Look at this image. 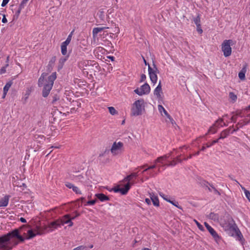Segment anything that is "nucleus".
Masks as SVG:
<instances>
[{
  "label": "nucleus",
  "mask_w": 250,
  "mask_h": 250,
  "mask_svg": "<svg viewBox=\"0 0 250 250\" xmlns=\"http://www.w3.org/2000/svg\"><path fill=\"white\" fill-rule=\"evenodd\" d=\"M47 75V73H42L38 80V83L39 87L43 86L42 95L44 98L47 97L48 96L52 88L54 82L57 78L56 72H53L51 75L47 77V80H46L45 83H44V79L46 78Z\"/></svg>",
  "instance_id": "1"
},
{
  "label": "nucleus",
  "mask_w": 250,
  "mask_h": 250,
  "mask_svg": "<svg viewBox=\"0 0 250 250\" xmlns=\"http://www.w3.org/2000/svg\"><path fill=\"white\" fill-rule=\"evenodd\" d=\"M17 231H13L0 236V250H11L13 248L18 245L17 242L10 241L11 237L17 236L20 238L21 241L23 239L18 235Z\"/></svg>",
  "instance_id": "2"
},
{
  "label": "nucleus",
  "mask_w": 250,
  "mask_h": 250,
  "mask_svg": "<svg viewBox=\"0 0 250 250\" xmlns=\"http://www.w3.org/2000/svg\"><path fill=\"white\" fill-rule=\"evenodd\" d=\"M144 100L140 99L136 101L132 104L131 107L132 116H137L142 114L143 110H144Z\"/></svg>",
  "instance_id": "3"
},
{
  "label": "nucleus",
  "mask_w": 250,
  "mask_h": 250,
  "mask_svg": "<svg viewBox=\"0 0 250 250\" xmlns=\"http://www.w3.org/2000/svg\"><path fill=\"white\" fill-rule=\"evenodd\" d=\"M29 228V226L23 225L20 228L18 229H15L11 231H9L8 233H10L13 231H15V230L17 231L18 233V235L19 236H20V237H21L23 239V241H21L20 240V238H19L18 237H17V236L11 237L9 239L10 241L17 242L18 244L19 242L17 241L13 240V238H17L18 239H19L20 242H23L24 241L25 239H26L25 237H26L27 234L26 230L28 229V228Z\"/></svg>",
  "instance_id": "4"
},
{
  "label": "nucleus",
  "mask_w": 250,
  "mask_h": 250,
  "mask_svg": "<svg viewBox=\"0 0 250 250\" xmlns=\"http://www.w3.org/2000/svg\"><path fill=\"white\" fill-rule=\"evenodd\" d=\"M231 40H224L222 43L221 49L225 57H228L231 55L232 49L230 45L232 44Z\"/></svg>",
  "instance_id": "5"
},
{
  "label": "nucleus",
  "mask_w": 250,
  "mask_h": 250,
  "mask_svg": "<svg viewBox=\"0 0 250 250\" xmlns=\"http://www.w3.org/2000/svg\"><path fill=\"white\" fill-rule=\"evenodd\" d=\"M153 65L154 67L152 68L150 65H148V71L150 80L152 83L154 84L157 81V73L158 72V70L154 63H153Z\"/></svg>",
  "instance_id": "6"
},
{
  "label": "nucleus",
  "mask_w": 250,
  "mask_h": 250,
  "mask_svg": "<svg viewBox=\"0 0 250 250\" xmlns=\"http://www.w3.org/2000/svg\"><path fill=\"white\" fill-rule=\"evenodd\" d=\"M150 91V87L147 83H145L140 87V89H136L134 92L137 94L142 96L143 95L148 94Z\"/></svg>",
  "instance_id": "7"
},
{
  "label": "nucleus",
  "mask_w": 250,
  "mask_h": 250,
  "mask_svg": "<svg viewBox=\"0 0 250 250\" xmlns=\"http://www.w3.org/2000/svg\"><path fill=\"white\" fill-rule=\"evenodd\" d=\"M123 146L124 144L121 142H119L118 143H116V142H114L113 144L110 149L111 152L113 155H116L118 154L121 152Z\"/></svg>",
  "instance_id": "8"
},
{
  "label": "nucleus",
  "mask_w": 250,
  "mask_h": 250,
  "mask_svg": "<svg viewBox=\"0 0 250 250\" xmlns=\"http://www.w3.org/2000/svg\"><path fill=\"white\" fill-rule=\"evenodd\" d=\"M230 229L235 233V236L237 237L236 239L241 242V244L243 245V242L245 240L239 229L237 227L231 226Z\"/></svg>",
  "instance_id": "9"
},
{
  "label": "nucleus",
  "mask_w": 250,
  "mask_h": 250,
  "mask_svg": "<svg viewBox=\"0 0 250 250\" xmlns=\"http://www.w3.org/2000/svg\"><path fill=\"white\" fill-rule=\"evenodd\" d=\"M202 186L204 188H207L210 192H211L212 190H213L215 194H218V195H221L220 192L218 191V190L216 189V188L212 184H210L206 181H204L202 182Z\"/></svg>",
  "instance_id": "10"
},
{
  "label": "nucleus",
  "mask_w": 250,
  "mask_h": 250,
  "mask_svg": "<svg viewBox=\"0 0 250 250\" xmlns=\"http://www.w3.org/2000/svg\"><path fill=\"white\" fill-rule=\"evenodd\" d=\"M204 225L208 229V230L210 234L213 237L214 240L217 242L220 240V237L216 232V231L210 226H209L207 222L204 223Z\"/></svg>",
  "instance_id": "11"
},
{
  "label": "nucleus",
  "mask_w": 250,
  "mask_h": 250,
  "mask_svg": "<svg viewBox=\"0 0 250 250\" xmlns=\"http://www.w3.org/2000/svg\"><path fill=\"white\" fill-rule=\"evenodd\" d=\"M138 176V172H132L130 175L125 177L123 181L127 182V183H130V186L133 185L135 182L132 180L133 178H136Z\"/></svg>",
  "instance_id": "12"
},
{
  "label": "nucleus",
  "mask_w": 250,
  "mask_h": 250,
  "mask_svg": "<svg viewBox=\"0 0 250 250\" xmlns=\"http://www.w3.org/2000/svg\"><path fill=\"white\" fill-rule=\"evenodd\" d=\"M223 122V119H219L216 122L209 128L208 130V133L206 134L207 135L209 133H211L212 134H214L216 132L217 127H219V125L220 123Z\"/></svg>",
  "instance_id": "13"
},
{
  "label": "nucleus",
  "mask_w": 250,
  "mask_h": 250,
  "mask_svg": "<svg viewBox=\"0 0 250 250\" xmlns=\"http://www.w3.org/2000/svg\"><path fill=\"white\" fill-rule=\"evenodd\" d=\"M162 93L161 82L160 81L158 85L154 90V95L156 96L158 99H160L161 98V93Z\"/></svg>",
  "instance_id": "14"
},
{
  "label": "nucleus",
  "mask_w": 250,
  "mask_h": 250,
  "mask_svg": "<svg viewBox=\"0 0 250 250\" xmlns=\"http://www.w3.org/2000/svg\"><path fill=\"white\" fill-rule=\"evenodd\" d=\"M149 196L153 205L156 207H159V201L157 196L155 195L154 193H149Z\"/></svg>",
  "instance_id": "15"
},
{
  "label": "nucleus",
  "mask_w": 250,
  "mask_h": 250,
  "mask_svg": "<svg viewBox=\"0 0 250 250\" xmlns=\"http://www.w3.org/2000/svg\"><path fill=\"white\" fill-rule=\"evenodd\" d=\"M233 127V125H232V126H230L229 128H227L226 129H225L223 131H222L221 132L220 136L219 138L218 139H219V140H220V139H223L227 137L229 135V133L230 132L231 128H232Z\"/></svg>",
  "instance_id": "16"
},
{
  "label": "nucleus",
  "mask_w": 250,
  "mask_h": 250,
  "mask_svg": "<svg viewBox=\"0 0 250 250\" xmlns=\"http://www.w3.org/2000/svg\"><path fill=\"white\" fill-rule=\"evenodd\" d=\"M71 219V216L69 214H67L64 216H63L61 219H60V221L61 225H64L65 224H67L70 222V219Z\"/></svg>",
  "instance_id": "17"
},
{
  "label": "nucleus",
  "mask_w": 250,
  "mask_h": 250,
  "mask_svg": "<svg viewBox=\"0 0 250 250\" xmlns=\"http://www.w3.org/2000/svg\"><path fill=\"white\" fill-rule=\"evenodd\" d=\"M26 230L27 233V236L25 237L26 239H30L35 237L37 235L34 231V230H33L32 229L30 228V226L29 228H28V229Z\"/></svg>",
  "instance_id": "18"
},
{
  "label": "nucleus",
  "mask_w": 250,
  "mask_h": 250,
  "mask_svg": "<svg viewBox=\"0 0 250 250\" xmlns=\"http://www.w3.org/2000/svg\"><path fill=\"white\" fill-rule=\"evenodd\" d=\"M47 229V226H44L43 228H42L40 226H37L34 229V231L37 235H42L44 233L45 231Z\"/></svg>",
  "instance_id": "19"
},
{
  "label": "nucleus",
  "mask_w": 250,
  "mask_h": 250,
  "mask_svg": "<svg viewBox=\"0 0 250 250\" xmlns=\"http://www.w3.org/2000/svg\"><path fill=\"white\" fill-rule=\"evenodd\" d=\"M61 221H60L59 219H58L54 222H51L48 226H47L48 228L51 229V231L53 229H57L58 227H60L61 225Z\"/></svg>",
  "instance_id": "20"
},
{
  "label": "nucleus",
  "mask_w": 250,
  "mask_h": 250,
  "mask_svg": "<svg viewBox=\"0 0 250 250\" xmlns=\"http://www.w3.org/2000/svg\"><path fill=\"white\" fill-rule=\"evenodd\" d=\"M9 196H5L0 200V207H5L8 205L9 202Z\"/></svg>",
  "instance_id": "21"
},
{
  "label": "nucleus",
  "mask_w": 250,
  "mask_h": 250,
  "mask_svg": "<svg viewBox=\"0 0 250 250\" xmlns=\"http://www.w3.org/2000/svg\"><path fill=\"white\" fill-rule=\"evenodd\" d=\"M130 187V183H127L125 185L124 188H120V192L121 193L122 195H125L129 190Z\"/></svg>",
  "instance_id": "22"
},
{
  "label": "nucleus",
  "mask_w": 250,
  "mask_h": 250,
  "mask_svg": "<svg viewBox=\"0 0 250 250\" xmlns=\"http://www.w3.org/2000/svg\"><path fill=\"white\" fill-rule=\"evenodd\" d=\"M95 196L101 202L109 200V198L103 193L96 194Z\"/></svg>",
  "instance_id": "23"
},
{
  "label": "nucleus",
  "mask_w": 250,
  "mask_h": 250,
  "mask_svg": "<svg viewBox=\"0 0 250 250\" xmlns=\"http://www.w3.org/2000/svg\"><path fill=\"white\" fill-rule=\"evenodd\" d=\"M109 28L108 27H95L93 29L92 33L94 37L97 36L98 33L102 31L105 29Z\"/></svg>",
  "instance_id": "24"
},
{
  "label": "nucleus",
  "mask_w": 250,
  "mask_h": 250,
  "mask_svg": "<svg viewBox=\"0 0 250 250\" xmlns=\"http://www.w3.org/2000/svg\"><path fill=\"white\" fill-rule=\"evenodd\" d=\"M169 157V156H167V155H165L161 157H159L157 158L156 160H155L154 163H161L163 164V162L164 161H166L168 158Z\"/></svg>",
  "instance_id": "25"
},
{
  "label": "nucleus",
  "mask_w": 250,
  "mask_h": 250,
  "mask_svg": "<svg viewBox=\"0 0 250 250\" xmlns=\"http://www.w3.org/2000/svg\"><path fill=\"white\" fill-rule=\"evenodd\" d=\"M105 13L103 9H100L97 14V16L101 20L104 21Z\"/></svg>",
  "instance_id": "26"
},
{
  "label": "nucleus",
  "mask_w": 250,
  "mask_h": 250,
  "mask_svg": "<svg viewBox=\"0 0 250 250\" xmlns=\"http://www.w3.org/2000/svg\"><path fill=\"white\" fill-rule=\"evenodd\" d=\"M219 142V139H216L213 140L210 144L207 143L206 144V146H203L201 148V151H204L206 148L212 146L214 145L215 144L218 143Z\"/></svg>",
  "instance_id": "27"
},
{
  "label": "nucleus",
  "mask_w": 250,
  "mask_h": 250,
  "mask_svg": "<svg viewBox=\"0 0 250 250\" xmlns=\"http://www.w3.org/2000/svg\"><path fill=\"white\" fill-rule=\"evenodd\" d=\"M66 60H67V58H64V57H62L59 60V64H58V70H60V69H62V68L63 67V64Z\"/></svg>",
  "instance_id": "28"
},
{
  "label": "nucleus",
  "mask_w": 250,
  "mask_h": 250,
  "mask_svg": "<svg viewBox=\"0 0 250 250\" xmlns=\"http://www.w3.org/2000/svg\"><path fill=\"white\" fill-rule=\"evenodd\" d=\"M12 84V83L11 82H8L6 83L5 85L3 87V97L6 95Z\"/></svg>",
  "instance_id": "29"
},
{
  "label": "nucleus",
  "mask_w": 250,
  "mask_h": 250,
  "mask_svg": "<svg viewBox=\"0 0 250 250\" xmlns=\"http://www.w3.org/2000/svg\"><path fill=\"white\" fill-rule=\"evenodd\" d=\"M158 110L160 113L164 112V114L167 116V118L170 117V115L166 110L164 107L162 105H158Z\"/></svg>",
  "instance_id": "30"
},
{
  "label": "nucleus",
  "mask_w": 250,
  "mask_h": 250,
  "mask_svg": "<svg viewBox=\"0 0 250 250\" xmlns=\"http://www.w3.org/2000/svg\"><path fill=\"white\" fill-rule=\"evenodd\" d=\"M209 218L214 221H216L219 219V215L214 212H211L209 214Z\"/></svg>",
  "instance_id": "31"
},
{
  "label": "nucleus",
  "mask_w": 250,
  "mask_h": 250,
  "mask_svg": "<svg viewBox=\"0 0 250 250\" xmlns=\"http://www.w3.org/2000/svg\"><path fill=\"white\" fill-rule=\"evenodd\" d=\"M68 45L62 43L61 52L63 55H65L67 53V46Z\"/></svg>",
  "instance_id": "32"
},
{
  "label": "nucleus",
  "mask_w": 250,
  "mask_h": 250,
  "mask_svg": "<svg viewBox=\"0 0 250 250\" xmlns=\"http://www.w3.org/2000/svg\"><path fill=\"white\" fill-rule=\"evenodd\" d=\"M56 61V57L55 56H53L51 58L49 62V66H50V69H52V68L55 63Z\"/></svg>",
  "instance_id": "33"
},
{
  "label": "nucleus",
  "mask_w": 250,
  "mask_h": 250,
  "mask_svg": "<svg viewBox=\"0 0 250 250\" xmlns=\"http://www.w3.org/2000/svg\"><path fill=\"white\" fill-rule=\"evenodd\" d=\"M245 73L246 70L245 68H243L242 70L239 73L238 76L239 78L241 80H244L245 78Z\"/></svg>",
  "instance_id": "34"
},
{
  "label": "nucleus",
  "mask_w": 250,
  "mask_h": 250,
  "mask_svg": "<svg viewBox=\"0 0 250 250\" xmlns=\"http://www.w3.org/2000/svg\"><path fill=\"white\" fill-rule=\"evenodd\" d=\"M74 31H72L70 34L68 36L66 40L63 42L62 43L63 44H67V45H68L71 40V38H72V34H73V33Z\"/></svg>",
  "instance_id": "35"
},
{
  "label": "nucleus",
  "mask_w": 250,
  "mask_h": 250,
  "mask_svg": "<svg viewBox=\"0 0 250 250\" xmlns=\"http://www.w3.org/2000/svg\"><path fill=\"white\" fill-rule=\"evenodd\" d=\"M250 123V120L249 121L242 120V121H239L237 123V125H239V127H241L243 126H244L246 125H247L248 124H249Z\"/></svg>",
  "instance_id": "36"
},
{
  "label": "nucleus",
  "mask_w": 250,
  "mask_h": 250,
  "mask_svg": "<svg viewBox=\"0 0 250 250\" xmlns=\"http://www.w3.org/2000/svg\"><path fill=\"white\" fill-rule=\"evenodd\" d=\"M108 108L109 110V112H110V113L111 115H116L118 113L117 111L115 109V108L114 107L110 106V107H109Z\"/></svg>",
  "instance_id": "37"
},
{
  "label": "nucleus",
  "mask_w": 250,
  "mask_h": 250,
  "mask_svg": "<svg viewBox=\"0 0 250 250\" xmlns=\"http://www.w3.org/2000/svg\"><path fill=\"white\" fill-rule=\"evenodd\" d=\"M200 21V18L199 16L194 19V22L196 25L197 27L199 28Z\"/></svg>",
  "instance_id": "38"
},
{
  "label": "nucleus",
  "mask_w": 250,
  "mask_h": 250,
  "mask_svg": "<svg viewBox=\"0 0 250 250\" xmlns=\"http://www.w3.org/2000/svg\"><path fill=\"white\" fill-rule=\"evenodd\" d=\"M229 97L233 102H235L237 98V96L233 92L229 93Z\"/></svg>",
  "instance_id": "39"
},
{
  "label": "nucleus",
  "mask_w": 250,
  "mask_h": 250,
  "mask_svg": "<svg viewBox=\"0 0 250 250\" xmlns=\"http://www.w3.org/2000/svg\"><path fill=\"white\" fill-rule=\"evenodd\" d=\"M83 177L82 175H79L76 176L74 178V180L76 181H78V182H83Z\"/></svg>",
  "instance_id": "40"
},
{
  "label": "nucleus",
  "mask_w": 250,
  "mask_h": 250,
  "mask_svg": "<svg viewBox=\"0 0 250 250\" xmlns=\"http://www.w3.org/2000/svg\"><path fill=\"white\" fill-rule=\"evenodd\" d=\"M72 189L73 191L74 192H75L76 194H82L81 190L79 189V188L77 187L74 186Z\"/></svg>",
  "instance_id": "41"
},
{
  "label": "nucleus",
  "mask_w": 250,
  "mask_h": 250,
  "mask_svg": "<svg viewBox=\"0 0 250 250\" xmlns=\"http://www.w3.org/2000/svg\"><path fill=\"white\" fill-rule=\"evenodd\" d=\"M9 65L8 63H6L5 66L2 67L0 69V74H2L6 72V68Z\"/></svg>",
  "instance_id": "42"
},
{
  "label": "nucleus",
  "mask_w": 250,
  "mask_h": 250,
  "mask_svg": "<svg viewBox=\"0 0 250 250\" xmlns=\"http://www.w3.org/2000/svg\"><path fill=\"white\" fill-rule=\"evenodd\" d=\"M159 194L161 197H162L165 200L167 201V202H168V201H170L168 198V195H166L163 193H160Z\"/></svg>",
  "instance_id": "43"
},
{
  "label": "nucleus",
  "mask_w": 250,
  "mask_h": 250,
  "mask_svg": "<svg viewBox=\"0 0 250 250\" xmlns=\"http://www.w3.org/2000/svg\"><path fill=\"white\" fill-rule=\"evenodd\" d=\"M96 201H97L96 199L88 201V202H86V204H85V206L94 205L96 203Z\"/></svg>",
  "instance_id": "44"
},
{
  "label": "nucleus",
  "mask_w": 250,
  "mask_h": 250,
  "mask_svg": "<svg viewBox=\"0 0 250 250\" xmlns=\"http://www.w3.org/2000/svg\"><path fill=\"white\" fill-rule=\"evenodd\" d=\"M28 1L29 0H22L21 2L20 3L21 7H24Z\"/></svg>",
  "instance_id": "45"
},
{
  "label": "nucleus",
  "mask_w": 250,
  "mask_h": 250,
  "mask_svg": "<svg viewBox=\"0 0 250 250\" xmlns=\"http://www.w3.org/2000/svg\"><path fill=\"white\" fill-rule=\"evenodd\" d=\"M23 8H24V7H21V4H20V5H19V9H18V10H17V11L16 12V14H15V15H16V16H17V17H19V16L20 14V13H21V10H22Z\"/></svg>",
  "instance_id": "46"
},
{
  "label": "nucleus",
  "mask_w": 250,
  "mask_h": 250,
  "mask_svg": "<svg viewBox=\"0 0 250 250\" xmlns=\"http://www.w3.org/2000/svg\"><path fill=\"white\" fill-rule=\"evenodd\" d=\"M168 202L171 203L174 206L177 207L178 208L181 209V207L178 206V202H174L173 201H168Z\"/></svg>",
  "instance_id": "47"
},
{
  "label": "nucleus",
  "mask_w": 250,
  "mask_h": 250,
  "mask_svg": "<svg viewBox=\"0 0 250 250\" xmlns=\"http://www.w3.org/2000/svg\"><path fill=\"white\" fill-rule=\"evenodd\" d=\"M86 249V247L83 246H80L79 247H77L76 248H74L73 250H85Z\"/></svg>",
  "instance_id": "48"
},
{
  "label": "nucleus",
  "mask_w": 250,
  "mask_h": 250,
  "mask_svg": "<svg viewBox=\"0 0 250 250\" xmlns=\"http://www.w3.org/2000/svg\"><path fill=\"white\" fill-rule=\"evenodd\" d=\"M177 164V162L175 160H173L170 161L168 164L167 165V166H174Z\"/></svg>",
  "instance_id": "49"
},
{
  "label": "nucleus",
  "mask_w": 250,
  "mask_h": 250,
  "mask_svg": "<svg viewBox=\"0 0 250 250\" xmlns=\"http://www.w3.org/2000/svg\"><path fill=\"white\" fill-rule=\"evenodd\" d=\"M65 185L67 188H72L74 186V185L69 182H66Z\"/></svg>",
  "instance_id": "50"
},
{
  "label": "nucleus",
  "mask_w": 250,
  "mask_h": 250,
  "mask_svg": "<svg viewBox=\"0 0 250 250\" xmlns=\"http://www.w3.org/2000/svg\"><path fill=\"white\" fill-rule=\"evenodd\" d=\"M74 213H75V215L74 216L71 217V219L72 220L75 219L76 217L80 215V214L77 211H75Z\"/></svg>",
  "instance_id": "51"
},
{
  "label": "nucleus",
  "mask_w": 250,
  "mask_h": 250,
  "mask_svg": "<svg viewBox=\"0 0 250 250\" xmlns=\"http://www.w3.org/2000/svg\"><path fill=\"white\" fill-rule=\"evenodd\" d=\"M195 222L198 227V228L200 229V230H203V227L202 225H201L198 221H197L196 220H195Z\"/></svg>",
  "instance_id": "52"
},
{
  "label": "nucleus",
  "mask_w": 250,
  "mask_h": 250,
  "mask_svg": "<svg viewBox=\"0 0 250 250\" xmlns=\"http://www.w3.org/2000/svg\"><path fill=\"white\" fill-rule=\"evenodd\" d=\"M59 99V97H58L57 95H55L53 96V99L52 100V104H54L57 101H58Z\"/></svg>",
  "instance_id": "53"
},
{
  "label": "nucleus",
  "mask_w": 250,
  "mask_h": 250,
  "mask_svg": "<svg viewBox=\"0 0 250 250\" xmlns=\"http://www.w3.org/2000/svg\"><path fill=\"white\" fill-rule=\"evenodd\" d=\"M146 79V76L145 74H142L141 76L140 82H144Z\"/></svg>",
  "instance_id": "54"
},
{
  "label": "nucleus",
  "mask_w": 250,
  "mask_h": 250,
  "mask_svg": "<svg viewBox=\"0 0 250 250\" xmlns=\"http://www.w3.org/2000/svg\"><path fill=\"white\" fill-rule=\"evenodd\" d=\"M237 118L236 115H234L231 117L230 120L232 122L235 123L237 121Z\"/></svg>",
  "instance_id": "55"
},
{
  "label": "nucleus",
  "mask_w": 250,
  "mask_h": 250,
  "mask_svg": "<svg viewBox=\"0 0 250 250\" xmlns=\"http://www.w3.org/2000/svg\"><path fill=\"white\" fill-rule=\"evenodd\" d=\"M180 155H178L176 157V158H175L174 160H175L176 162L177 163H181L182 160L180 159Z\"/></svg>",
  "instance_id": "56"
},
{
  "label": "nucleus",
  "mask_w": 250,
  "mask_h": 250,
  "mask_svg": "<svg viewBox=\"0 0 250 250\" xmlns=\"http://www.w3.org/2000/svg\"><path fill=\"white\" fill-rule=\"evenodd\" d=\"M9 0H3L1 3V6L4 7L9 2Z\"/></svg>",
  "instance_id": "57"
},
{
  "label": "nucleus",
  "mask_w": 250,
  "mask_h": 250,
  "mask_svg": "<svg viewBox=\"0 0 250 250\" xmlns=\"http://www.w3.org/2000/svg\"><path fill=\"white\" fill-rule=\"evenodd\" d=\"M112 190L115 192H120V188L118 187L114 188Z\"/></svg>",
  "instance_id": "58"
},
{
  "label": "nucleus",
  "mask_w": 250,
  "mask_h": 250,
  "mask_svg": "<svg viewBox=\"0 0 250 250\" xmlns=\"http://www.w3.org/2000/svg\"><path fill=\"white\" fill-rule=\"evenodd\" d=\"M145 202L148 205H151V199H149L148 198H146L145 199Z\"/></svg>",
  "instance_id": "59"
},
{
  "label": "nucleus",
  "mask_w": 250,
  "mask_h": 250,
  "mask_svg": "<svg viewBox=\"0 0 250 250\" xmlns=\"http://www.w3.org/2000/svg\"><path fill=\"white\" fill-rule=\"evenodd\" d=\"M2 22L3 23H6L7 22V20L5 17V15H3V18H2Z\"/></svg>",
  "instance_id": "60"
},
{
  "label": "nucleus",
  "mask_w": 250,
  "mask_h": 250,
  "mask_svg": "<svg viewBox=\"0 0 250 250\" xmlns=\"http://www.w3.org/2000/svg\"><path fill=\"white\" fill-rule=\"evenodd\" d=\"M156 163H155L153 165L150 166L149 167H147V169H153L156 167L157 166L156 165Z\"/></svg>",
  "instance_id": "61"
},
{
  "label": "nucleus",
  "mask_w": 250,
  "mask_h": 250,
  "mask_svg": "<svg viewBox=\"0 0 250 250\" xmlns=\"http://www.w3.org/2000/svg\"><path fill=\"white\" fill-rule=\"evenodd\" d=\"M242 189L244 191L245 195H246V193H248V192H250L249 190H247L244 187L241 186Z\"/></svg>",
  "instance_id": "62"
},
{
  "label": "nucleus",
  "mask_w": 250,
  "mask_h": 250,
  "mask_svg": "<svg viewBox=\"0 0 250 250\" xmlns=\"http://www.w3.org/2000/svg\"><path fill=\"white\" fill-rule=\"evenodd\" d=\"M197 31L199 33H200V34L202 33L203 30L201 29V24H200L199 28L197 27Z\"/></svg>",
  "instance_id": "63"
},
{
  "label": "nucleus",
  "mask_w": 250,
  "mask_h": 250,
  "mask_svg": "<svg viewBox=\"0 0 250 250\" xmlns=\"http://www.w3.org/2000/svg\"><path fill=\"white\" fill-rule=\"evenodd\" d=\"M246 197L248 199V200L250 202V192H248L247 193H246Z\"/></svg>",
  "instance_id": "64"
}]
</instances>
